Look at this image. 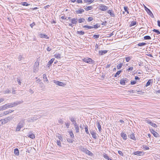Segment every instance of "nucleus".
I'll return each instance as SVG.
<instances>
[{"mask_svg": "<svg viewBox=\"0 0 160 160\" xmlns=\"http://www.w3.org/2000/svg\"><path fill=\"white\" fill-rule=\"evenodd\" d=\"M133 68L132 67H131L128 68L127 70V71H132L133 70Z\"/></svg>", "mask_w": 160, "mask_h": 160, "instance_id": "obj_59", "label": "nucleus"}, {"mask_svg": "<svg viewBox=\"0 0 160 160\" xmlns=\"http://www.w3.org/2000/svg\"><path fill=\"white\" fill-rule=\"evenodd\" d=\"M54 58H52L50 61H49L48 62V64H47V66H48V67H49V66L53 63L54 61Z\"/></svg>", "mask_w": 160, "mask_h": 160, "instance_id": "obj_20", "label": "nucleus"}, {"mask_svg": "<svg viewBox=\"0 0 160 160\" xmlns=\"http://www.w3.org/2000/svg\"><path fill=\"white\" fill-rule=\"evenodd\" d=\"M85 20V19L81 18L80 19H79L78 20V21L79 23H82Z\"/></svg>", "mask_w": 160, "mask_h": 160, "instance_id": "obj_48", "label": "nucleus"}, {"mask_svg": "<svg viewBox=\"0 0 160 160\" xmlns=\"http://www.w3.org/2000/svg\"><path fill=\"white\" fill-rule=\"evenodd\" d=\"M6 104L0 107V110H3L7 108Z\"/></svg>", "mask_w": 160, "mask_h": 160, "instance_id": "obj_36", "label": "nucleus"}, {"mask_svg": "<svg viewBox=\"0 0 160 160\" xmlns=\"http://www.w3.org/2000/svg\"><path fill=\"white\" fill-rule=\"evenodd\" d=\"M99 27V26L98 24H96L94 26V27H93V28H97Z\"/></svg>", "mask_w": 160, "mask_h": 160, "instance_id": "obj_61", "label": "nucleus"}, {"mask_svg": "<svg viewBox=\"0 0 160 160\" xmlns=\"http://www.w3.org/2000/svg\"><path fill=\"white\" fill-rule=\"evenodd\" d=\"M14 153L16 155H18L19 154V152L18 150V148H16L14 150Z\"/></svg>", "mask_w": 160, "mask_h": 160, "instance_id": "obj_30", "label": "nucleus"}, {"mask_svg": "<svg viewBox=\"0 0 160 160\" xmlns=\"http://www.w3.org/2000/svg\"><path fill=\"white\" fill-rule=\"evenodd\" d=\"M128 81V79L126 78L121 79L120 80V83L122 85H125L126 83H127Z\"/></svg>", "mask_w": 160, "mask_h": 160, "instance_id": "obj_5", "label": "nucleus"}, {"mask_svg": "<svg viewBox=\"0 0 160 160\" xmlns=\"http://www.w3.org/2000/svg\"><path fill=\"white\" fill-rule=\"evenodd\" d=\"M108 52L107 50H100L99 51V54L100 55H103L104 54L107 53Z\"/></svg>", "mask_w": 160, "mask_h": 160, "instance_id": "obj_13", "label": "nucleus"}, {"mask_svg": "<svg viewBox=\"0 0 160 160\" xmlns=\"http://www.w3.org/2000/svg\"><path fill=\"white\" fill-rule=\"evenodd\" d=\"M80 149L81 150V151L83 152H84L85 153H86V150H87V149L84 148L82 146L80 147Z\"/></svg>", "mask_w": 160, "mask_h": 160, "instance_id": "obj_35", "label": "nucleus"}, {"mask_svg": "<svg viewBox=\"0 0 160 160\" xmlns=\"http://www.w3.org/2000/svg\"><path fill=\"white\" fill-rule=\"evenodd\" d=\"M144 38L145 40H149L151 39V38L149 36H146L144 37Z\"/></svg>", "mask_w": 160, "mask_h": 160, "instance_id": "obj_50", "label": "nucleus"}, {"mask_svg": "<svg viewBox=\"0 0 160 160\" xmlns=\"http://www.w3.org/2000/svg\"><path fill=\"white\" fill-rule=\"evenodd\" d=\"M20 4L24 6H29L30 5V4H28L27 2H21L20 3Z\"/></svg>", "mask_w": 160, "mask_h": 160, "instance_id": "obj_29", "label": "nucleus"}, {"mask_svg": "<svg viewBox=\"0 0 160 160\" xmlns=\"http://www.w3.org/2000/svg\"><path fill=\"white\" fill-rule=\"evenodd\" d=\"M14 111L12 110H9L6 111L4 112V114L6 115L7 114H8L9 113H11L12 112Z\"/></svg>", "mask_w": 160, "mask_h": 160, "instance_id": "obj_28", "label": "nucleus"}, {"mask_svg": "<svg viewBox=\"0 0 160 160\" xmlns=\"http://www.w3.org/2000/svg\"><path fill=\"white\" fill-rule=\"evenodd\" d=\"M6 106H5L6 107V108H12V103H8V104H5Z\"/></svg>", "mask_w": 160, "mask_h": 160, "instance_id": "obj_31", "label": "nucleus"}, {"mask_svg": "<svg viewBox=\"0 0 160 160\" xmlns=\"http://www.w3.org/2000/svg\"><path fill=\"white\" fill-rule=\"evenodd\" d=\"M53 82L54 83L56 84L57 85H58L59 86H62L65 85V84H64L62 82L56 80H54L53 81Z\"/></svg>", "mask_w": 160, "mask_h": 160, "instance_id": "obj_7", "label": "nucleus"}, {"mask_svg": "<svg viewBox=\"0 0 160 160\" xmlns=\"http://www.w3.org/2000/svg\"><path fill=\"white\" fill-rule=\"evenodd\" d=\"M56 137L61 141H62L63 140V138L61 136V135L58 133L56 135Z\"/></svg>", "mask_w": 160, "mask_h": 160, "instance_id": "obj_27", "label": "nucleus"}, {"mask_svg": "<svg viewBox=\"0 0 160 160\" xmlns=\"http://www.w3.org/2000/svg\"><path fill=\"white\" fill-rule=\"evenodd\" d=\"M24 124V120H22L20 121L17 125L15 131L18 132L20 131L21 129L23 127Z\"/></svg>", "mask_w": 160, "mask_h": 160, "instance_id": "obj_1", "label": "nucleus"}, {"mask_svg": "<svg viewBox=\"0 0 160 160\" xmlns=\"http://www.w3.org/2000/svg\"><path fill=\"white\" fill-rule=\"evenodd\" d=\"M28 137L32 138L34 139L35 138V136L31 132H29L28 133Z\"/></svg>", "mask_w": 160, "mask_h": 160, "instance_id": "obj_14", "label": "nucleus"}, {"mask_svg": "<svg viewBox=\"0 0 160 160\" xmlns=\"http://www.w3.org/2000/svg\"><path fill=\"white\" fill-rule=\"evenodd\" d=\"M113 35V32H112V33H111L110 34H108L107 35V37H108V38H109V37H111Z\"/></svg>", "mask_w": 160, "mask_h": 160, "instance_id": "obj_62", "label": "nucleus"}, {"mask_svg": "<svg viewBox=\"0 0 160 160\" xmlns=\"http://www.w3.org/2000/svg\"><path fill=\"white\" fill-rule=\"evenodd\" d=\"M23 102L22 101H16V102L11 103L12 104V107L14 106H16L22 103Z\"/></svg>", "mask_w": 160, "mask_h": 160, "instance_id": "obj_10", "label": "nucleus"}, {"mask_svg": "<svg viewBox=\"0 0 160 160\" xmlns=\"http://www.w3.org/2000/svg\"><path fill=\"white\" fill-rule=\"evenodd\" d=\"M103 156L104 158L107 159H108V158H109L108 156L106 154H104Z\"/></svg>", "mask_w": 160, "mask_h": 160, "instance_id": "obj_57", "label": "nucleus"}, {"mask_svg": "<svg viewBox=\"0 0 160 160\" xmlns=\"http://www.w3.org/2000/svg\"><path fill=\"white\" fill-rule=\"evenodd\" d=\"M83 61L87 63H90L92 62V59L90 58H84L82 59Z\"/></svg>", "mask_w": 160, "mask_h": 160, "instance_id": "obj_8", "label": "nucleus"}, {"mask_svg": "<svg viewBox=\"0 0 160 160\" xmlns=\"http://www.w3.org/2000/svg\"><path fill=\"white\" fill-rule=\"evenodd\" d=\"M84 10L83 9H80L76 10L75 12L76 14H81L82 13L84 12Z\"/></svg>", "mask_w": 160, "mask_h": 160, "instance_id": "obj_16", "label": "nucleus"}, {"mask_svg": "<svg viewBox=\"0 0 160 160\" xmlns=\"http://www.w3.org/2000/svg\"><path fill=\"white\" fill-rule=\"evenodd\" d=\"M80 149L81 150V151L83 152H84L85 153H86V150H87V149L84 148L82 146L80 147Z\"/></svg>", "mask_w": 160, "mask_h": 160, "instance_id": "obj_34", "label": "nucleus"}, {"mask_svg": "<svg viewBox=\"0 0 160 160\" xmlns=\"http://www.w3.org/2000/svg\"><path fill=\"white\" fill-rule=\"evenodd\" d=\"M80 149L81 150V151L83 152H84L85 153H86V150H87V149L84 148L82 146L80 147Z\"/></svg>", "mask_w": 160, "mask_h": 160, "instance_id": "obj_33", "label": "nucleus"}, {"mask_svg": "<svg viewBox=\"0 0 160 160\" xmlns=\"http://www.w3.org/2000/svg\"><path fill=\"white\" fill-rule=\"evenodd\" d=\"M145 122H146L149 124L152 127L154 128H157V125L155 123L152 122L151 120H149V119L147 118L145 120Z\"/></svg>", "mask_w": 160, "mask_h": 160, "instance_id": "obj_3", "label": "nucleus"}, {"mask_svg": "<svg viewBox=\"0 0 160 160\" xmlns=\"http://www.w3.org/2000/svg\"><path fill=\"white\" fill-rule=\"evenodd\" d=\"M152 82H153V80L152 79H149L148 81V82H147L146 85V86L147 87V86L150 85V84L151 83H152Z\"/></svg>", "mask_w": 160, "mask_h": 160, "instance_id": "obj_19", "label": "nucleus"}, {"mask_svg": "<svg viewBox=\"0 0 160 160\" xmlns=\"http://www.w3.org/2000/svg\"><path fill=\"white\" fill-rule=\"evenodd\" d=\"M43 78L44 80V81H46L47 82H48V81L46 75L45 74H44L43 75Z\"/></svg>", "mask_w": 160, "mask_h": 160, "instance_id": "obj_26", "label": "nucleus"}, {"mask_svg": "<svg viewBox=\"0 0 160 160\" xmlns=\"http://www.w3.org/2000/svg\"><path fill=\"white\" fill-rule=\"evenodd\" d=\"M65 125L67 128H69L70 126V123L68 122H65Z\"/></svg>", "mask_w": 160, "mask_h": 160, "instance_id": "obj_60", "label": "nucleus"}, {"mask_svg": "<svg viewBox=\"0 0 160 160\" xmlns=\"http://www.w3.org/2000/svg\"><path fill=\"white\" fill-rule=\"evenodd\" d=\"M108 9V7L103 4H101L99 7V9L102 11H105Z\"/></svg>", "mask_w": 160, "mask_h": 160, "instance_id": "obj_6", "label": "nucleus"}, {"mask_svg": "<svg viewBox=\"0 0 160 160\" xmlns=\"http://www.w3.org/2000/svg\"><path fill=\"white\" fill-rule=\"evenodd\" d=\"M118 153L119 154H120V155L122 156H123V153L122 152L120 151H118Z\"/></svg>", "mask_w": 160, "mask_h": 160, "instance_id": "obj_63", "label": "nucleus"}, {"mask_svg": "<svg viewBox=\"0 0 160 160\" xmlns=\"http://www.w3.org/2000/svg\"><path fill=\"white\" fill-rule=\"evenodd\" d=\"M153 32H155L156 33H157L158 34H160V31L157 29H154L153 30Z\"/></svg>", "mask_w": 160, "mask_h": 160, "instance_id": "obj_55", "label": "nucleus"}, {"mask_svg": "<svg viewBox=\"0 0 160 160\" xmlns=\"http://www.w3.org/2000/svg\"><path fill=\"white\" fill-rule=\"evenodd\" d=\"M145 10L148 13H149V15H151V14H152V17H153V14L152 12L150 11V10L148 8H147V7H145Z\"/></svg>", "mask_w": 160, "mask_h": 160, "instance_id": "obj_18", "label": "nucleus"}, {"mask_svg": "<svg viewBox=\"0 0 160 160\" xmlns=\"http://www.w3.org/2000/svg\"><path fill=\"white\" fill-rule=\"evenodd\" d=\"M90 133L92 135V137L93 138H94V139H96L97 138V136L96 135V133L95 132L93 131H90Z\"/></svg>", "mask_w": 160, "mask_h": 160, "instance_id": "obj_12", "label": "nucleus"}, {"mask_svg": "<svg viewBox=\"0 0 160 160\" xmlns=\"http://www.w3.org/2000/svg\"><path fill=\"white\" fill-rule=\"evenodd\" d=\"M69 133L70 135V137L72 138H73L74 137V134H73L72 132V131H69Z\"/></svg>", "mask_w": 160, "mask_h": 160, "instance_id": "obj_53", "label": "nucleus"}, {"mask_svg": "<svg viewBox=\"0 0 160 160\" xmlns=\"http://www.w3.org/2000/svg\"><path fill=\"white\" fill-rule=\"evenodd\" d=\"M129 137L131 139H132L134 140H136V139L134 136V135L133 133L131 134V135H130Z\"/></svg>", "mask_w": 160, "mask_h": 160, "instance_id": "obj_22", "label": "nucleus"}, {"mask_svg": "<svg viewBox=\"0 0 160 160\" xmlns=\"http://www.w3.org/2000/svg\"><path fill=\"white\" fill-rule=\"evenodd\" d=\"M83 28H87L88 29H90L93 28V27H92V26H88V25H85V26H83Z\"/></svg>", "mask_w": 160, "mask_h": 160, "instance_id": "obj_44", "label": "nucleus"}, {"mask_svg": "<svg viewBox=\"0 0 160 160\" xmlns=\"http://www.w3.org/2000/svg\"><path fill=\"white\" fill-rule=\"evenodd\" d=\"M146 43H145L144 42H142V43H139L138 45L139 46H144L146 45Z\"/></svg>", "mask_w": 160, "mask_h": 160, "instance_id": "obj_54", "label": "nucleus"}, {"mask_svg": "<svg viewBox=\"0 0 160 160\" xmlns=\"http://www.w3.org/2000/svg\"><path fill=\"white\" fill-rule=\"evenodd\" d=\"M74 127L75 129V131L76 132H79V128L78 125L76 122L74 123Z\"/></svg>", "mask_w": 160, "mask_h": 160, "instance_id": "obj_15", "label": "nucleus"}, {"mask_svg": "<svg viewBox=\"0 0 160 160\" xmlns=\"http://www.w3.org/2000/svg\"><path fill=\"white\" fill-rule=\"evenodd\" d=\"M100 36V35L98 34V35H94L93 36V37L94 38H99Z\"/></svg>", "mask_w": 160, "mask_h": 160, "instance_id": "obj_58", "label": "nucleus"}, {"mask_svg": "<svg viewBox=\"0 0 160 160\" xmlns=\"http://www.w3.org/2000/svg\"><path fill=\"white\" fill-rule=\"evenodd\" d=\"M142 153V152L141 151H136L134 152V154L135 155H139L140 154Z\"/></svg>", "mask_w": 160, "mask_h": 160, "instance_id": "obj_49", "label": "nucleus"}, {"mask_svg": "<svg viewBox=\"0 0 160 160\" xmlns=\"http://www.w3.org/2000/svg\"><path fill=\"white\" fill-rule=\"evenodd\" d=\"M132 57H128L125 58L126 61L127 62H128L131 59Z\"/></svg>", "mask_w": 160, "mask_h": 160, "instance_id": "obj_45", "label": "nucleus"}, {"mask_svg": "<svg viewBox=\"0 0 160 160\" xmlns=\"http://www.w3.org/2000/svg\"><path fill=\"white\" fill-rule=\"evenodd\" d=\"M151 132L153 134V136L155 137H157L158 136L159 134L158 132L155 130L152 129H150Z\"/></svg>", "mask_w": 160, "mask_h": 160, "instance_id": "obj_9", "label": "nucleus"}, {"mask_svg": "<svg viewBox=\"0 0 160 160\" xmlns=\"http://www.w3.org/2000/svg\"><path fill=\"white\" fill-rule=\"evenodd\" d=\"M3 93L4 94L7 93H9L10 92V91L8 89H7L6 90L3 91Z\"/></svg>", "mask_w": 160, "mask_h": 160, "instance_id": "obj_40", "label": "nucleus"}, {"mask_svg": "<svg viewBox=\"0 0 160 160\" xmlns=\"http://www.w3.org/2000/svg\"><path fill=\"white\" fill-rule=\"evenodd\" d=\"M71 22L72 24H76L77 23V19L73 18L71 20Z\"/></svg>", "mask_w": 160, "mask_h": 160, "instance_id": "obj_21", "label": "nucleus"}, {"mask_svg": "<svg viewBox=\"0 0 160 160\" xmlns=\"http://www.w3.org/2000/svg\"><path fill=\"white\" fill-rule=\"evenodd\" d=\"M69 119L72 122L73 124H74V122L75 123L76 122L75 121V118L73 117H69Z\"/></svg>", "mask_w": 160, "mask_h": 160, "instance_id": "obj_39", "label": "nucleus"}, {"mask_svg": "<svg viewBox=\"0 0 160 160\" xmlns=\"http://www.w3.org/2000/svg\"><path fill=\"white\" fill-rule=\"evenodd\" d=\"M107 12L112 17H115V15L114 12V11L112 10H109Z\"/></svg>", "mask_w": 160, "mask_h": 160, "instance_id": "obj_11", "label": "nucleus"}, {"mask_svg": "<svg viewBox=\"0 0 160 160\" xmlns=\"http://www.w3.org/2000/svg\"><path fill=\"white\" fill-rule=\"evenodd\" d=\"M12 117H8L5 118L4 119H2L1 124H5L9 122L10 120L12 119Z\"/></svg>", "mask_w": 160, "mask_h": 160, "instance_id": "obj_2", "label": "nucleus"}, {"mask_svg": "<svg viewBox=\"0 0 160 160\" xmlns=\"http://www.w3.org/2000/svg\"><path fill=\"white\" fill-rule=\"evenodd\" d=\"M54 56L57 59L61 58V55L59 53H56L54 54Z\"/></svg>", "mask_w": 160, "mask_h": 160, "instance_id": "obj_23", "label": "nucleus"}, {"mask_svg": "<svg viewBox=\"0 0 160 160\" xmlns=\"http://www.w3.org/2000/svg\"><path fill=\"white\" fill-rule=\"evenodd\" d=\"M142 147V148L145 150H149V148L146 145H143Z\"/></svg>", "mask_w": 160, "mask_h": 160, "instance_id": "obj_42", "label": "nucleus"}, {"mask_svg": "<svg viewBox=\"0 0 160 160\" xmlns=\"http://www.w3.org/2000/svg\"><path fill=\"white\" fill-rule=\"evenodd\" d=\"M58 122L59 123L62 124L63 122L62 119H59L58 121Z\"/></svg>", "mask_w": 160, "mask_h": 160, "instance_id": "obj_64", "label": "nucleus"}, {"mask_svg": "<svg viewBox=\"0 0 160 160\" xmlns=\"http://www.w3.org/2000/svg\"><path fill=\"white\" fill-rule=\"evenodd\" d=\"M39 65V62L38 60H37L35 62L34 65V66L33 71L34 72H35L36 71H38V67Z\"/></svg>", "mask_w": 160, "mask_h": 160, "instance_id": "obj_4", "label": "nucleus"}, {"mask_svg": "<svg viewBox=\"0 0 160 160\" xmlns=\"http://www.w3.org/2000/svg\"><path fill=\"white\" fill-rule=\"evenodd\" d=\"M121 136L122 137V138L123 139H124L125 140H126L127 139V136L126 134L125 133H123V132H122L121 134Z\"/></svg>", "mask_w": 160, "mask_h": 160, "instance_id": "obj_17", "label": "nucleus"}, {"mask_svg": "<svg viewBox=\"0 0 160 160\" xmlns=\"http://www.w3.org/2000/svg\"><path fill=\"white\" fill-rule=\"evenodd\" d=\"M96 124L97 125L98 128V129L99 132H101V128L100 124L99 122H97Z\"/></svg>", "mask_w": 160, "mask_h": 160, "instance_id": "obj_25", "label": "nucleus"}, {"mask_svg": "<svg viewBox=\"0 0 160 160\" xmlns=\"http://www.w3.org/2000/svg\"><path fill=\"white\" fill-rule=\"evenodd\" d=\"M57 144L58 146H59V147L61 146V144L60 140H57Z\"/></svg>", "mask_w": 160, "mask_h": 160, "instance_id": "obj_56", "label": "nucleus"}, {"mask_svg": "<svg viewBox=\"0 0 160 160\" xmlns=\"http://www.w3.org/2000/svg\"><path fill=\"white\" fill-rule=\"evenodd\" d=\"M92 8V6H88L86 7V8H84V9L87 11H88L89 10H91Z\"/></svg>", "mask_w": 160, "mask_h": 160, "instance_id": "obj_38", "label": "nucleus"}, {"mask_svg": "<svg viewBox=\"0 0 160 160\" xmlns=\"http://www.w3.org/2000/svg\"><path fill=\"white\" fill-rule=\"evenodd\" d=\"M94 1V0H84V2L88 3H89L93 2Z\"/></svg>", "mask_w": 160, "mask_h": 160, "instance_id": "obj_32", "label": "nucleus"}, {"mask_svg": "<svg viewBox=\"0 0 160 160\" xmlns=\"http://www.w3.org/2000/svg\"><path fill=\"white\" fill-rule=\"evenodd\" d=\"M40 37L41 38H45L48 39V37L47 35H46L44 34H41L40 35Z\"/></svg>", "mask_w": 160, "mask_h": 160, "instance_id": "obj_24", "label": "nucleus"}, {"mask_svg": "<svg viewBox=\"0 0 160 160\" xmlns=\"http://www.w3.org/2000/svg\"><path fill=\"white\" fill-rule=\"evenodd\" d=\"M122 65H123V63H120V64H118V65L117 66V67L118 69H120L122 67Z\"/></svg>", "mask_w": 160, "mask_h": 160, "instance_id": "obj_43", "label": "nucleus"}, {"mask_svg": "<svg viewBox=\"0 0 160 160\" xmlns=\"http://www.w3.org/2000/svg\"><path fill=\"white\" fill-rule=\"evenodd\" d=\"M85 153L90 156H92V152L88 149L86 150V152Z\"/></svg>", "mask_w": 160, "mask_h": 160, "instance_id": "obj_37", "label": "nucleus"}, {"mask_svg": "<svg viewBox=\"0 0 160 160\" xmlns=\"http://www.w3.org/2000/svg\"><path fill=\"white\" fill-rule=\"evenodd\" d=\"M124 9L125 11L127 12V13L128 14L129 13L128 10L129 9L127 7H124Z\"/></svg>", "mask_w": 160, "mask_h": 160, "instance_id": "obj_51", "label": "nucleus"}, {"mask_svg": "<svg viewBox=\"0 0 160 160\" xmlns=\"http://www.w3.org/2000/svg\"><path fill=\"white\" fill-rule=\"evenodd\" d=\"M85 132H86V133L87 134H89V132L88 131V127L87 125H86L85 126Z\"/></svg>", "mask_w": 160, "mask_h": 160, "instance_id": "obj_47", "label": "nucleus"}, {"mask_svg": "<svg viewBox=\"0 0 160 160\" xmlns=\"http://www.w3.org/2000/svg\"><path fill=\"white\" fill-rule=\"evenodd\" d=\"M77 32L78 34H79L80 35H83L85 33L84 32L82 31H78Z\"/></svg>", "mask_w": 160, "mask_h": 160, "instance_id": "obj_52", "label": "nucleus"}, {"mask_svg": "<svg viewBox=\"0 0 160 160\" xmlns=\"http://www.w3.org/2000/svg\"><path fill=\"white\" fill-rule=\"evenodd\" d=\"M137 24L136 21H133L131 22V23L130 24V26L131 27L132 26H134L136 25Z\"/></svg>", "mask_w": 160, "mask_h": 160, "instance_id": "obj_41", "label": "nucleus"}, {"mask_svg": "<svg viewBox=\"0 0 160 160\" xmlns=\"http://www.w3.org/2000/svg\"><path fill=\"white\" fill-rule=\"evenodd\" d=\"M122 72L121 70H119L114 75V77H117V75H119V74Z\"/></svg>", "mask_w": 160, "mask_h": 160, "instance_id": "obj_46", "label": "nucleus"}]
</instances>
